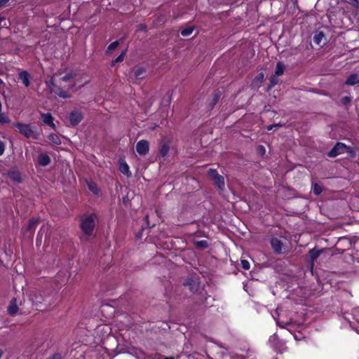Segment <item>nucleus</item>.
Here are the masks:
<instances>
[{
  "instance_id": "nucleus-1",
  "label": "nucleus",
  "mask_w": 359,
  "mask_h": 359,
  "mask_svg": "<svg viewBox=\"0 0 359 359\" xmlns=\"http://www.w3.org/2000/svg\"><path fill=\"white\" fill-rule=\"evenodd\" d=\"M95 214L85 215L81 221L80 227L83 233L87 236H90L95 226Z\"/></svg>"
},
{
  "instance_id": "nucleus-2",
  "label": "nucleus",
  "mask_w": 359,
  "mask_h": 359,
  "mask_svg": "<svg viewBox=\"0 0 359 359\" xmlns=\"http://www.w3.org/2000/svg\"><path fill=\"white\" fill-rule=\"evenodd\" d=\"M209 178L213 181L214 184L219 190H223L225 186L224 178L218 174L215 169L210 168L208 172Z\"/></svg>"
},
{
  "instance_id": "nucleus-3",
  "label": "nucleus",
  "mask_w": 359,
  "mask_h": 359,
  "mask_svg": "<svg viewBox=\"0 0 359 359\" xmlns=\"http://www.w3.org/2000/svg\"><path fill=\"white\" fill-rule=\"evenodd\" d=\"M15 127L18 129L19 132L25 137H34L37 139L38 134H36L32 128L29 124H24L21 123H16Z\"/></svg>"
},
{
  "instance_id": "nucleus-4",
  "label": "nucleus",
  "mask_w": 359,
  "mask_h": 359,
  "mask_svg": "<svg viewBox=\"0 0 359 359\" xmlns=\"http://www.w3.org/2000/svg\"><path fill=\"white\" fill-rule=\"evenodd\" d=\"M347 149L346 144L337 142L334 147L328 152L327 156L331 158H334L338 155L343 154Z\"/></svg>"
},
{
  "instance_id": "nucleus-5",
  "label": "nucleus",
  "mask_w": 359,
  "mask_h": 359,
  "mask_svg": "<svg viewBox=\"0 0 359 359\" xmlns=\"http://www.w3.org/2000/svg\"><path fill=\"white\" fill-rule=\"evenodd\" d=\"M83 118V114L79 110H73L69 114V119L72 126H77Z\"/></svg>"
},
{
  "instance_id": "nucleus-6",
  "label": "nucleus",
  "mask_w": 359,
  "mask_h": 359,
  "mask_svg": "<svg viewBox=\"0 0 359 359\" xmlns=\"http://www.w3.org/2000/svg\"><path fill=\"white\" fill-rule=\"evenodd\" d=\"M136 150L140 155L145 156L149 150V142L145 140L139 141L136 145Z\"/></svg>"
},
{
  "instance_id": "nucleus-7",
  "label": "nucleus",
  "mask_w": 359,
  "mask_h": 359,
  "mask_svg": "<svg viewBox=\"0 0 359 359\" xmlns=\"http://www.w3.org/2000/svg\"><path fill=\"white\" fill-rule=\"evenodd\" d=\"M170 140L168 137H163L160 142L159 154L162 157H165L168 155L170 150Z\"/></svg>"
},
{
  "instance_id": "nucleus-8",
  "label": "nucleus",
  "mask_w": 359,
  "mask_h": 359,
  "mask_svg": "<svg viewBox=\"0 0 359 359\" xmlns=\"http://www.w3.org/2000/svg\"><path fill=\"white\" fill-rule=\"evenodd\" d=\"M270 243L276 254L280 255L283 253V243L280 240L277 238H272L270 241Z\"/></svg>"
},
{
  "instance_id": "nucleus-9",
  "label": "nucleus",
  "mask_w": 359,
  "mask_h": 359,
  "mask_svg": "<svg viewBox=\"0 0 359 359\" xmlns=\"http://www.w3.org/2000/svg\"><path fill=\"white\" fill-rule=\"evenodd\" d=\"M39 223V219L37 218H32L29 221V224L25 229L27 233H29V236L31 237L33 236L34 232L35 231L36 227Z\"/></svg>"
},
{
  "instance_id": "nucleus-10",
  "label": "nucleus",
  "mask_w": 359,
  "mask_h": 359,
  "mask_svg": "<svg viewBox=\"0 0 359 359\" xmlns=\"http://www.w3.org/2000/svg\"><path fill=\"white\" fill-rule=\"evenodd\" d=\"M18 311V306L17 305V299L13 298L7 308V312L10 316H14L17 314Z\"/></svg>"
},
{
  "instance_id": "nucleus-11",
  "label": "nucleus",
  "mask_w": 359,
  "mask_h": 359,
  "mask_svg": "<svg viewBox=\"0 0 359 359\" xmlns=\"http://www.w3.org/2000/svg\"><path fill=\"white\" fill-rule=\"evenodd\" d=\"M41 118H42L43 122L45 124L50 126L53 129H55V125L53 123V118L50 113H46V114L42 113Z\"/></svg>"
},
{
  "instance_id": "nucleus-12",
  "label": "nucleus",
  "mask_w": 359,
  "mask_h": 359,
  "mask_svg": "<svg viewBox=\"0 0 359 359\" xmlns=\"http://www.w3.org/2000/svg\"><path fill=\"white\" fill-rule=\"evenodd\" d=\"M38 162L40 165L46 166L50 163V158L46 154H40L38 156Z\"/></svg>"
},
{
  "instance_id": "nucleus-13",
  "label": "nucleus",
  "mask_w": 359,
  "mask_h": 359,
  "mask_svg": "<svg viewBox=\"0 0 359 359\" xmlns=\"http://www.w3.org/2000/svg\"><path fill=\"white\" fill-rule=\"evenodd\" d=\"M345 83L348 86H353L359 83V74H351L346 80Z\"/></svg>"
},
{
  "instance_id": "nucleus-14",
  "label": "nucleus",
  "mask_w": 359,
  "mask_h": 359,
  "mask_svg": "<svg viewBox=\"0 0 359 359\" xmlns=\"http://www.w3.org/2000/svg\"><path fill=\"white\" fill-rule=\"evenodd\" d=\"M8 175L9 178L14 182H16L18 183L22 182L21 175H20V172L18 170H11L8 172Z\"/></svg>"
},
{
  "instance_id": "nucleus-15",
  "label": "nucleus",
  "mask_w": 359,
  "mask_h": 359,
  "mask_svg": "<svg viewBox=\"0 0 359 359\" xmlns=\"http://www.w3.org/2000/svg\"><path fill=\"white\" fill-rule=\"evenodd\" d=\"M323 250H318L316 248L309 251V256L312 264L316 261L320 255L322 253Z\"/></svg>"
},
{
  "instance_id": "nucleus-16",
  "label": "nucleus",
  "mask_w": 359,
  "mask_h": 359,
  "mask_svg": "<svg viewBox=\"0 0 359 359\" xmlns=\"http://www.w3.org/2000/svg\"><path fill=\"white\" fill-rule=\"evenodd\" d=\"M29 75L27 72L24 71L19 74V79L25 85V88H27L29 85Z\"/></svg>"
},
{
  "instance_id": "nucleus-17",
  "label": "nucleus",
  "mask_w": 359,
  "mask_h": 359,
  "mask_svg": "<svg viewBox=\"0 0 359 359\" xmlns=\"http://www.w3.org/2000/svg\"><path fill=\"white\" fill-rule=\"evenodd\" d=\"M145 68L142 67H139L133 70V76L135 79H139L144 77V74H145Z\"/></svg>"
},
{
  "instance_id": "nucleus-18",
  "label": "nucleus",
  "mask_w": 359,
  "mask_h": 359,
  "mask_svg": "<svg viewBox=\"0 0 359 359\" xmlns=\"http://www.w3.org/2000/svg\"><path fill=\"white\" fill-rule=\"evenodd\" d=\"M119 170L123 174L127 175L128 177L131 175V173L129 171V167L126 162L120 163Z\"/></svg>"
},
{
  "instance_id": "nucleus-19",
  "label": "nucleus",
  "mask_w": 359,
  "mask_h": 359,
  "mask_svg": "<svg viewBox=\"0 0 359 359\" xmlns=\"http://www.w3.org/2000/svg\"><path fill=\"white\" fill-rule=\"evenodd\" d=\"M285 69V65L282 62H278L275 69V74L276 76H281L283 74Z\"/></svg>"
},
{
  "instance_id": "nucleus-20",
  "label": "nucleus",
  "mask_w": 359,
  "mask_h": 359,
  "mask_svg": "<svg viewBox=\"0 0 359 359\" xmlns=\"http://www.w3.org/2000/svg\"><path fill=\"white\" fill-rule=\"evenodd\" d=\"M194 245L197 248L200 250H204L208 248L209 246L208 242L205 240L195 241Z\"/></svg>"
},
{
  "instance_id": "nucleus-21",
  "label": "nucleus",
  "mask_w": 359,
  "mask_h": 359,
  "mask_svg": "<svg viewBox=\"0 0 359 359\" xmlns=\"http://www.w3.org/2000/svg\"><path fill=\"white\" fill-rule=\"evenodd\" d=\"M325 35L323 34V32H316L313 36V41L315 43H316L317 45H320L321 42H322V39L324 38Z\"/></svg>"
},
{
  "instance_id": "nucleus-22",
  "label": "nucleus",
  "mask_w": 359,
  "mask_h": 359,
  "mask_svg": "<svg viewBox=\"0 0 359 359\" xmlns=\"http://www.w3.org/2000/svg\"><path fill=\"white\" fill-rule=\"evenodd\" d=\"M48 140L53 144L59 145L61 144V140L58 135L56 134H50L48 137Z\"/></svg>"
},
{
  "instance_id": "nucleus-23",
  "label": "nucleus",
  "mask_w": 359,
  "mask_h": 359,
  "mask_svg": "<svg viewBox=\"0 0 359 359\" xmlns=\"http://www.w3.org/2000/svg\"><path fill=\"white\" fill-rule=\"evenodd\" d=\"M312 191L316 196L320 195L323 191V187L318 183H313Z\"/></svg>"
},
{
  "instance_id": "nucleus-24",
  "label": "nucleus",
  "mask_w": 359,
  "mask_h": 359,
  "mask_svg": "<svg viewBox=\"0 0 359 359\" xmlns=\"http://www.w3.org/2000/svg\"><path fill=\"white\" fill-rule=\"evenodd\" d=\"M220 97H221V94L219 93H217L214 95L213 99L212 100L211 102L210 103L211 109H212L214 107V106L218 102Z\"/></svg>"
},
{
  "instance_id": "nucleus-25",
  "label": "nucleus",
  "mask_w": 359,
  "mask_h": 359,
  "mask_svg": "<svg viewBox=\"0 0 359 359\" xmlns=\"http://www.w3.org/2000/svg\"><path fill=\"white\" fill-rule=\"evenodd\" d=\"M264 74L261 72L259 73L253 80L252 83L254 85H257L259 83H262L264 80Z\"/></svg>"
},
{
  "instance_id": "nucleus-26",
  "label": "nucleus",
  "mask_w": 359,
  "mask_h": 359,
  "mask_svg": "<svg viewBox=\"0 0 359 359\" xmlns=\"http://www.w3.org/2000/svg\"><path fill=\"white\" fill-rule=\"evenodd\" d=\"M119 42L118 41H114L111 43L108 47H107V53H111L113 50H114L118 46Z\"/></svg>"
},
{
  "instance_id": "nucleus-27",
  "label": "nucleus",
  "mask_w": 359,
  "mask_h": 359,
  "mask_svg": "<svg viewBox=\"0 0 359 359\" xmlns=\"http://www.w3.org/2000/svg\"><path fill=\"white\" fill-rule=\"evenodd\" d=\"M184 285H188L189 286V290L191 291V292H194V290H195V287H196L197 286L196 285V283L194 281H193L192 280H189L187 281H186L184 283Z\"/></svg>"
},
{
  "instance_id": "nucleus-28",
  "label": "nucleus",
  "mask_w": 359,
  "mask_h": 359,
  "mask_svg": "<svg viewBox=\"0 0 359 359\" xmlns=\"http://www.w3.org/2000/svg\"><path fill=\"white\" fill-rule=\"evenodd\" d=\"M193 30H194L193 27H188V28L184 29L182 30L181 34L183 36H188L192 34Z\"/></svg>"
},
{
  "instance_id": "nucleus-29",
  "label": "nucleus",
  "mask_w": 359,
  "mask_h": 359,
  "mask_svg": "<svg viewBox=\"0 0 359 359\" xmlns=\"http://www.w3.org/2000/svg\"><path fill=\"white\" fill-rule=\"evenodd\" d=\"M125 56V52H122V53L118 55L114 60L112 61L111 65H114L116 63L122 62Z\"/></svg>"
},
{
  "instance_id": "nucleus-30",
  "label": "nucleus",
  "mask_w": 359,
  "mask_h": 359,
  "mask_svg": "<svg viewBox=\"0 0 359 359\" xmlns=\"http://www.w3.org/2000/svg\"><path fill=\"white\" fill-rule=\"evenodd\" d=\"M57 95L60 97L67 98L71 97L69 91H57Z\"/></svg>"
},
{
  "instance_id": "nucleus-31",
  "label": "nucleus",
  "mask_w": 359,
  "mask_h": 359,
  "mask_svg": "<svg viewBox=\"0 0 359 359\" xmlns=\"http://www.w3.org/2000/svg\"><path fill=\"white\" fill-rule=\"evenodd\" d=\"M10 119L4 114L0 112V123H9Z\"/></svg>"
},
{
  "instance_id": "nucleus-32",
  "label": "nucleus",
  "mask_w": 359,
  "mask_h": 359,
  "mask_svg": "<svg viewBox=\"0 0 359 359\" xmlns=\"http://www.w3.org/2000/svg\"><path fill=\"white\" fill-rule=\"evenodd\" d=\"M88 188L95 194H97L98 189H97V185L95 183L88 184Z\"/></svg>"
},
{
  "instance_id": "nucleus-33",
  "label": "nucleus",
  "mask_w": 359,
  "mask_h": 359,
  "mask_svg": "<svg viewBox=\"0 0 359 359\" xmlns=\"http://www.w3.org/2000/svg\"><path fill=\"white\" fill-rule=\"evenodd\" d=\"M241 266L243 269L245 270H248L250 269V263L248 261L245 260V259H242L241 262Z\"/></svg>"
},
{
  "instance_id": "nucleus-34",
  "label": "nucleus",
  "mask_w": 359,
  "mask_h": 359,
  "mask_svg": "<svg viewBox=\"0 0 359 359\" xmlns=\"http://www.w3.org/2000/svg\"><path fill=\"white\" fill-rule=\"evenodd\" d=\"M351 100V97L346 96V97H344L341 98V102L342 104L346 105L348 103H350Z\"/></svg>"
},
{
  "instance_id": "nucleus-35",
  "label": "nucleus",
  "mask_w": 359,
  "mask_h": 359,
  "mask_svg": "<svg viewBox=\"0 0 359 359\" xmlns=\"http://www.w3.org/2000/svg\"><path fill=\"white\" fill-rule=\"evenodd\" d=\"M5 150V144L4 143L0 140V156L2 155Z\"/></svg>"
},
{
  "instance_id": "nucleus-36",
  "label": "nucleus",
  "mask_w": 359,
  "mask_h": 359,
  "mask_svg": "<svg viewBox=\"0 0 359 359\" xmlns=\"http://www.w3.org/2000/svg\"><path fill=\"white\" fill-rule=\"evenodd\" d=\"M258 151L259 152L262 154V155H264L265 154V148L264 146L262 145H259L258 147Z\"/></svg>"
},
{
  "instance_id": "nucleus-37",
  "label": "nucleus",
  "mask_w": 359,
  "mask_h": 359,
  "mask_svg": "<svg viewBox=\"0 0 359 359\" xmlns=\"http://www.w3.org/2000/svg\"><path fill=\"white\" fill-rule=\"evenodd\" d=\"M353 5L359 8V0H350Z\"/></svg>"
},
{
  "instance_id": "nucleus-38",
  "label": "nucleus",
  "mask_w": 359,
  "mask_h": 359,
  "mask_svg": "<svg viewBox=\"0 0 359 359\" xmlns=\"http://www.w3.org/2000/svg\"><path fill=\"white\" fill-rule=\"evenodd\" d=\"M72 75L71 74H67V75H65V76H63L62 78V79L65 81H68L70 78H71Z\"/></svg>"
},
{
  "instance_id": "nucleus-39",
  "label": "nucleus",
  "mask_w": 359,
  "mask_h": 359,
  "mask_svg": "<svg viewBox=\"0 0 359 359\" xmlns=\"http://www.w3.org/2000/svg\"><path fill=\"white\" fill-rule=\"evenodd\" d=\"M275 127H276L275 124L269 125V126H267V130H271Z\"/></svg>"
},
{
  "instance_id": "nucleus-40",
  "label": "nucleus",
  "mask_w": 359,
  "mask_h": 359,
  "mask_svg": "<svg viewBox=\"0 0 359 359\" xmlns=\"http://www.w3.org/2000/svg\"><path fill=\"white\" fill-rule=\"evenodd\" d=\"M285 126V123H277V124H275V126L276 127H283Z\"/></svg>"
},
{
  "instance_id": "nucleus-41",
  "label": "nucleus",
  "mask_w": 359,
  "mask_h": 359,
  "mask_svg": "<svg viewBox=\"0 0 359 359\" xmlns=\"http://www.w3.org/2000/svg\"><path fill=\"white\" fill-rule=\"evenodd\" d=\"M4 351L1 349H0V358L2 357Z\"/></svg>"
},
{
  "instance_id": "nucleus-42",
  "label": "nucleus",
  "mask_w": 359,
  "mask_h": 359,
  "mask_svg": "<svg viewBox=\"0 0 359 359\" xmlns=\"http://www.w3.org/2000/svg\"><path fill=\"white\" fill-rule=\"evenodd\" d=\"M164 359H175L173 357H166Z\"/></svg>"
},
{
  "instance_id": "nucleus-43",
  "label": "nucleus",
  "mask_w": 359,
  "mask_h": 359,
  "mask_svg": "<svg viewBox=\"0 0 359 359\" xmlns=\"http://www.w3.org/2000/svg\"><path fill=\"white\" fill-rule=\"evenodd\" d=\"M3 6L2 1H0V8Z\"/></svg>"
},
{
  "instance_id": "nucleus-44",
  "label": "nucleus",
  "mask_w": 359,
  "mask_h": 359,
  "mask_svg": "<svg viewBox=\"0 0 359 359\" xmlns=\"http://www.w3.org/2000/svg\"><path fill=\"white\" fill-rule=\"evenodd\" d=\"M3 83L2 80L0 79V86Z\"/></svg>"
},
{
  "instance_id": "nucleus-45",
  "label": "nucleus",
  "mask_w": 359,
  "mask_h": 359,
  "mask_svg": "<svg viewBox=\"0 0 359 359\" xmlns=\"http://www.w3.org/2000/svg\"><path fill=\"white\" fill-rule=\"evenodd\" d=\"M8 0H4V1H2V4H4V2H6L8 1Z\"/></svg>"
},
{
  "instance_id": "nucleus-46",
  "label": "nucleus",
  "mask_w": 359,
  "mask_h": 359,
  "mask_svg": "<svg viewBox=\"0 0 359 359\" xmlns=\"http://www.w3.org/2000/svg\"><path fill=\"white\" fill-rule=\"evenodd\" d=\"M8 0H4V1H2V4H4V2H6L8 1Z\"/></svg>"
},
{
  "instance_id": "nucleus-47",
  "label": "nucleus",
  "mask_w": 359,
  "mask_h": 359,
  "mask_svg": "<svg viewBox=\"0 0 359 359\" xmlns=\"http://www.w3.org/2000/svg\"><path fill=\"white\" fill-rule=\"evenodd\" d=\"M8 0H4V1H2V4H4V2H6L8 1Z\"/></svg>"
},
{
  "instance_id": "nucleus-48",
  "label": "nucleus",
  "mask_w": 359,
  "mask_h": 359,
  "mask_svg": "<svg viewBox=\"0 0 359 359\" xmlns=\"http://www.w3.org/2000/svg\"><path fill=\"white\" fill-rule=\"evenodd\" d=\"M3 20H5V19L4 18L0 19V22L3 21Z\"/></svg>"
}]
</instances>
